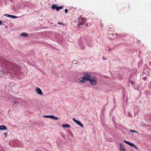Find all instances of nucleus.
I'll use <instances>...</instances> for the list:
<instances>
[{
  "label": "nucleus",
  "mask_w": 151,
  "mask_h": 151,
  "mask_svg": "<svg viewBox=\"0 0 151 151\" xmlns=\"http://www.w3.org/2000/svg\"><path fill=\"white\" fill-rule=\"evenodd\" d=\"M6 63V61L4 59L2 58L0 59V67L3 68L2 70H0V71L2 73L3 72L4 73L5 70L6 69L7 66Z\"/></svg>",
  "instance_id": "nucleus-1"
},
{
  "label": "nucleus",
  "mask_w": 151,
  "mask_h": 151,
  "mask_svg": "<svg viewBox=\"0 0 151 151\" xmlns=\"http://www.w3.org/2000/svg\"><path fill=\"white\" fill-rule=\"evenodd\" d=\"M19 67L18 66H17V67L16 68H14L13 69V71L14 72H15V74H16V75H12V76H15L16 77L18 78H21V77H19L18 75L17 76V74H19L20 75L21 74H23L24 76H25L26 74H27V71H26L25 72H22V71H20V73H19ZM13 73L14 72H12Z\"/></svg>",
  "instance_id": "nucleus-2"
},
{
  "label": "nucleus",
  "mask_w": 151,
  "mask_h": 151,
  "mask_svg": "<svg viewBox=\"0 0 151 151\" xmlns=\"http://www.w3.org/2000/svg\"><path fill=\"white\" fill-rule=\"evenodd\" d=\"M89 83L92 86H95L97 84V78L95 76L91 77L89 81Z\"/></svg>",
  "instance_id": "nucleus-3"
},
{
  "label": "nucleus",
  "mask_w": 151,
  "mask_h": 151,
  "mask_svg": "<svg viewBox=\"0 0 151 151\" xmlns=\"http://www.w3.org/2000/svg\"><path fill=\"white\" fill-rule=\"evenodd\" d=\"M43 117H44L46 118H50L51 119H54L55 120H58V118L55 116H54L52 115H43Z\"/></svg>",
  "instance_id": "nucleus-4"
},
{
  "label": "nucleus",
  "mask_w": 151,
  "mask_h": 151,
  "mask_svg": "<svg viewBox=\"0 0 151 151\" xmlns=\"http://www.w3.org/2000/svg\"><path fill=\"white\" fill-rule=\"evenodd\" d=\"M86 21V19L84 18L81 17L78 19V22L81 25H83Z\"/></svg>",
  "instance_id": "nucleus-5"
},
{
  "label": "nucleus",
  "mask_w": 151,
  "mask_h": 151,
  "mask_svg": "<svg viewBox=\"0 0 151 151\" xmlns=\"http://www.w3.org/2000/svg\"><path fill=\"white\" fill-rule=\"evenodd\" d=\"M36 92L39 95H42L43 92L41 89L37 87L35 89Z\"/></svg>",
  "instance_id": "nucleus-6"
},
{
  "label": "nucleus",
  "mask_w": 151,
  "mask_h": 151,
  "mask_svg": "<svg viewBox=\"0 0 151 151\" xmlns=\"http://www.w3.org/2000/svg\"><path fill=\"white\" fill-rule=\"evenodd\" d=\"M73 120L78 125L81 127H83V125L79 121L77 120L76 119H75L74 118H73Z\"/></svg>",
  "instance_id": "nucleus-7"
},
{
  "label": "nucleus",
  "mask_w": 151,
  "mask_h": 151,
  "mask_svg": "<svg viewBox=\"0 0 151 151\" xmlns=\"http://www.w3.org/2000/svg\"><path fill=\"white\" fill-rule=\"evenodd\" d=\"M83 76L86 80L88 81H89L90 78L91 77L90 76V74L87 73L84 74Z\"/></svg>",
  "instance_id": "nucleus-8"
},
{
  "label": "nucleus",
  "mask_w": 151,
  "mask_h": 151,
  "mask_svg": "<svg viewBox=\"0 0 151 151\" xmlns=\"http://www.w3.org/2000/svg\"><path fill=\"white\" fill-rule=\"evenodd\" d=\"M123 141L124 142L126 143L127 144L131 146L134 147L135 146V145L133 143H131L130 142L127 141L125 140H124Z\"/></svg>",
  "instance_id": "nucleus-9"
},
{
  "label": "nucleus",
  "mask_w": 151,
  "mask_h": 151,
  "mask_svg": "<svg viewBox=\"0 0 151 151\" xmlns=\"http://www.w3.org/2000/svg\"><path fill=\"white\" fill-rule=\"evenodd\" d=\"M79 80L81 83H84L85 82L86 80L84 78L83 76L80 77L79 78Z\"/></svg>",
  "instance_id": "nucleus-10"
},
{
  "label": "nucleus",
  "mask_w": 151,
  "mask_h": 151,
  "mask_svg": "<svg viewBox=\"0 0 151 151\" xmlns=\"http://www.w3.org/2000/svg\"><path fill=\"white\" fill-rule=\"evenodd\" d=\"M119 149L120 151H126L123 146L120 143L119 144Z\"/></svg>",
  "instance_id": "nucleus-11"
},
{
  "label": "nucleus",
  "mask_w": 151,
  "mask_h": 151,
  "mask_svg": "<svg viewBox=\"0 0 151 151\" xmlns=\"http://www.w3.org/2000/svg\"><path fill=\"white\" fill-rule=\"evenodd\" d=\"M62 127L63 128H70V125L68 124H63L62 125Z\"/></svg>",
  "instance_id": "nucleus-12"
},
{
  "label": "nucleus",
  "mask_w": 151,
  "mask_h": 151,
  "mask_svg": "<svg viewBox=\"0 0 151 151\" xmlns=\"http://www.w3.org/2000/svg\"><path fill=\"white\" fill-rule=\"evenodd\" d=\"M7 129V127L4 125L0 126V130H6Z\"/></svg>",
  "instance_id": "nucleus-13"
},
{
  "label": "nucleus",
  "mask_w": 151,
  "mask_h": 151,
  "mask_svg": "<svg viewBox=\"0 0 151 151\" xmlns=\"http://www.w3.org/2000/svg\"><path fill=\"white\" fill-rule=\"evenodd\" d=\"M138 111V109L137 108L135 107L133 110V113L135 114H137Z\"/></svg>",
  "instance_id": "nucleus-14"
},
{
  "label": "nucleus",
  "mask_w": 151,
  "mask_h": 151,
  "mask_svg": "<svg viewBox=\"0 0 151 151\" xmlns=\"http://www.w3.org/2000/svg\"><path fill=\"white\" fill-rule=\"evenodd\" d=\"M58 8V5L56 4L52 5V9H55L57 10V8Z\"/></svg>",
  "instance_id": "nucleus-15"
},
{
  "label": "nucleus",
  "mask_w": 151,
  "mask_h": 151,
  "mask_svg": "<svg viewBox=\"0 0 151 151\" xmlns=\"http://www.w3.org/2000/svg\"><path fill=\"white\" fill-rule=\"evenodd\" d=\"M21 36H23L24 37H27L28 36V34L26 33H22L21 35Z\"/></svg>",
  "instance_id": "nucleus-16"
},
{
  "label": "nucleus",
  "mask_w": 151,
  "mask_h": 151,
  "mask_svg": "<svg viewBox=\"0 0 151 151\" xmlns=\"http://www.w3.org/2000/svg\"><path fill=\"white\" fill-rule=\"evenodd\" d=\"M63 6H58V8H57V11H59V10L60 9H63Z\"/></svg>",
  "instance_id": "nucleus-17"
},
{
  "label": "nucleus",
  "mask_w": 151,
  "mask_h": 151,
  "mask_svg": "<svg viewBox=\"0 0 151 151\" xmlns=\"http://www.w3.org/2000/svg\"><path fill=\"white\" fill-rule=\"evenodd\" d=\"M17 17V16H15L14 15H11V16L10 17L11 18H13V19L16 18Z\"/></svg>",
  "instance_id": "nucleus-18"
},
{
  "label": "nucleus",
  "mask_w": 151,
  "mask_h": 151,
  "mask_svg": "<svg viewBox=\"0 0 151 151\" xmlns=\"http://www.w3.org/2000/svg\"><path fill=\"white\" fill-rule=\"evenodd\" d=\"M129 131L132 132L137 133V131L133 130H129Z\"/></svg>",
  "instance_id": "nucleus-19"
},
{
  "label": "nucleus",
  "mask_w": 151,
  "mask_h": 151,
  "mask_svg": "<svg viewBox=\"0 0 151 151\" xmlns=\"http://www.w3.org/2000/svg\"><path fill=\"white\" fill-rule=\"evenodd\" d=\"M4 15L5 16H6L8 17H11V15H9V14H5Z\"/></svg>",
  "instance_id": "nucleus-20"
},
{
  "label": "nucleus",
  "mask_w": 151,
  "mask_h": 151,
  "mask_svg": "<svg viewBox=\"0 0 151 151\" xmlns=\"http://www.w3.org/2000/svg\"><path fill=\"white\" fill-rule=\"evenodd\" d=\"M130 82L132 85H133L134 84V82L133 81H130Z\"/></svg>",
  "instance_id": "nucleus-21"
},
{
  "label": "nucleus",
  "mask_w": 151,
  "mask_h": 151,
  "mask_svg": "<svg viewBox=\"0 0 151 151\" xmlns=\"http://www.w3.org/2000/svg\"><path fill=\"white\" fill-rule=\"evenodd\" d=\"M68 10L67 9H65V13H68Z\"/></svg>",
  "instance_id": "nucleus-22"
},
{
  "label": "nucleus",
  "mask_w": 151,
  "mask_h": 151,
  "mask_svg": "<svg viewBox=\"0 0 151 151\" xmlns=\"http://www.w3.org/2000/svg\"><path fill=\"white\" fill-rule=\"evenodd\" d=\"M3 24L2 22L0 20V25H2Z\"/></svg>",
  "instance_id": "nucleus-23"
},
{
  "label": "nucleus",
  "mask_w": 151,
  "mask_h": 151,
  "mask_svg": "<svg viewBox=\"0 0 151 151\" xmlns=\"http://www.w3.org/2000/svg\"><path fill=\"white\" fill-rule=\"evenodd\" d=\"M135 148H136L137 150H138V148L135 145V146L134 147Z\"/></svg>",
  "instance_id": "nucleus-24"
},
{
  "label": "nucleus",
  "mask_w": 151,
  "mask_h": 151,
  "mask_svg": "<svg viewBox=\"0 0 151 151\" xmlns=\"http://www.w3.org/2000/svg\"><path fill=\"white\" fill-rule=\"evenodd\" d=\"M4 135L5 136V137H6L7 135V134L6 133H5L4 134Z\"/></svg>",
  "instance_id": "nucleus-25"
},
{
  "label": "nucleus",
  "mask_w": 151,
  "mask_h": 151,
  "mask_svg": "<svg viewBox=\"0 0 151 151\" xmlns=\"http://www.w3.org/2000/svg\"><path fill=\"white\" fill-rule=\"evenodd\" d=\"M14 104H18V103L17 102L15 101H14Z\"/></svg>",
  "instance_id": "nucleus-26"
},
{
  "label": "nucleus",
  "mask_w": 151,
  "mask_h": 151,
  "mask_svg": "<svg viewBox=\"0 0 151 151\" xmlns=\"http://www.w3.org/2000/svg\"><path fill=\"white\" fill-rule=\"evenodd\" d=\"M70 134V135L73 137V134H72V133L71 132Z\"/></svg>",
  "instance_id": "nucleus-27"
},
{
  "label": "nucleus",
  "mask_w": 151,
  "mask_h": 151,
  "mask_svg": "<svg viewBox=\"0 0 151 151\" xmlns=\"http://www.w3.org/2000/svg\"><path fill=\"white\" fill-rule=\"evenodd\" d=\"M62 23H60V22H58V24H62Z\"/></svg>",
  "instance_id": "nucleus-28"
},
{
  "label": "nucleus",
  "mask_w": 151,
  "mask_h": 151,
  "mask_svg": "<svg viewBox=\"0 0 151 151\" xmlns=\"http://www.w3.org/2000/svg\"><path fill=\"white\" fill-rule=\"evenodd\" d=\"M143 79L145 80L146 79V78H144Z\"/></svg>",
  "instance_id": "nucleus-29"
},
{
  "label": "nucleus",
  "mask_w": 151,
  "mask_h": 151,
  "mask_svg": "<svg viewBox=\"0 0 151 151\" xmlns=\"http://www.w3.org/2000/svg\"><path fill=\"white\" fill-rule=\"evenodd\" d=\"M7 73H9V72H9V71H7Z\"/></svg>",
  "instance_id": "nucleus-30"
},
{
  "label": "nucleus",
  "mask_w": 151,
  "mask_h": 151,
  "mask_svg": "<svg viewBox=\"0 0 151 151\" xmlns=\"http://www.w3.org/2000/svg\"><path fill=\"white\" fill-rule=\"evenodd\" d=\"M129 116H132L131 115H130L129 114Z\"/></svg>",
  "instance_id": "nucleus-31"
},
{
  "label": "nucleus",
  "mask_w": 151,
  "mask_h": 151,
  "mask_svg": "<svg viewBox=\"0 0 151 151\" xmlns=\"http://www.w3.org/2000/svg\"><path fill=\"white\" fill-rule=\"evenodd\" d=\"M109 50H110L109 49ZM109 51H110V50H109Z\"/></svg>",
  "instance_id": "nucleus-32"
},
{
  "label": "nucleus",
  "mask_w": 151,
  "mask_h": 151,
  "mask_svg": "<svg viewBox=\"0 0 151 151\" xmlns=\"http://www.w3.org/2000/svg\"><path fill=\"white\" fill-rule=\"evenodd\" d=\"M150 64H151V62H150Z\"/></svg>",
  "instance_id": "nucleus-33"
},
{
  "label": "nucleus",
  "mask_w": 151,
  "mask_h": 151,
  "mask_svg": "<svg viewBox=\"0 0 151 151\" xmlns=\"http://www.w3.org/2000/svg\"><path fill=\"white\" fill-rule=\"evenodd\" d=\"M150 64H151V62H150Z\"/></svg>",
  "instance_id": "nucleus-34"
}]
</instances>
